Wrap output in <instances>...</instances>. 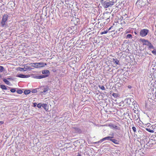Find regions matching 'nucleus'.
Here are the masks:
<instances>
[{"instance_id": "nucleus-1", "label": "nucleus", "mask_w": 156, "mask_h": 156, "mask_svg": "<svg viewBox=\"0 0 156 156\" xmlns=\"http://www.w3.org/2000/svg\"><path fill=\"white\" fill-rule=\"evenodd\" d=\"M101 3L102 6L105 8H106L109 7L111 6L114 4V2L110 1H104L103 0L101 1Z\"/></svg>"}, {"instance_id": "nucleus-2", "label": "nucleus", "mask_w": 156, "mask_h": 156, "mask_svg": "<svg viewBox=\"0 0 156 156\" xmlns=\"http://www.w3.org/2000/svg\"><path fill=\"white\" fill-rule=\"evenodd\" d=\"M156 104V98H148L146 101L145 106L146 108H148V105L150 106L151 105Z\"/></svg>"}, {"instance_id": "nucleus-3", "label": "nucleus", "mask_w": 156, "mask_h": 156, "mask_svg": "<svg viewBox=\"0 0 156 156\" xmlns=\"http://www.w3.org/2000/svg\"><path fill=\"white\" fill-rule=\"evenodd\" d=\"M42 73L43 74H46V75H44L37 76L35 77V78L37 79H41L42 78L46 77L48 76L49 74V71L48 70L46 69L42 71Z\"/></svg>"}, {"instance_id": "nucleus-4", "label": "nucleus", "mask_w": 156, "mask_h": 156, "mask_svg": "<svg viewBox=\"0 0 156 156\" xmlns=\"http://www.w3.org/2000/svg\"><path fill=\"white\" fill-rule=\"evenodd\" d=\"M30 65L33 67L35 68L41 67L44 66V63L43 62L32 63Z\"/></svg>"}, {"instance_id": "nucleus-5", "label": "nucleus", "mask_w": 156, "mask_h": 156, "mask_svg": "<svg viewBox=\"0 0 156 156\" xmlns=\"http://www.w3.org/2000/svg\"><path fill=\"white\" fill-rule=\"evenodd\" d=\"M149 31V30L147 29L142 30L140 32V35L142 37H144L147 35Z\"/></svg>"}, {"instance_id": "nucleus-6", "label": "nucleus", "mask_w": 156, "mask_h": 156, "mask_svg": "<svg viewBox=\"0 0 156 156\" xmlns=\"http://www.w3.org/2000/svg\"><path fill=\"white\" fill-rule=\"evenodd\" d=\"M8 17V16L6 15H4L3 16V17L1 22V26L2 27H4L5 24Z\"/></svg>"}, {"instance_id": "nucleus-7", "label": "nucleus", "mask_w": 156, "mask_h": 156, "mask_svg": "<svg viewBox=\"0 0 156 156\" xmlns=\"http://www.w3.org/2000/svg\"><path fill=\"white\" fill-rule=\"evenodd\" d=\"M18 69V70L20 71H24L27 70L30 71L32 69V68L31 67L27 66V65H25L24 66V68L19 67Z\"/></svg>"}, {"instance_id": "nucleus-8", "label": "nucleus", "mask_w": 156, "mask_h": 156, "mask_svg": "<svg viewBox=\"0 0 156 156\" xmlns=\"http://www.w3.org/2000/svg\"><path fill=\"white\" fill-rule=\"evenodd\" d=\"M129 100L130 101V102H129L127 101V103L129 104V105L131 104V100H132V104L133 105H136V106H137V104L136 102V101H134V99L133 98H127V100L128 101Z\"/></svg>"}, {"instance_id": "nucleus-9", "label": "nucleus", "mask_w": 156, "mask_h": 156, "mask_svg": "<svg viewBox=\"0 0 156 156\" xmlns=\"http://www.w3.org/2000/svg\"><path fill=\"white\" fill-rule=\"evenodd\" d=\"M73 131L74 133H82V130L79 128L73 127Z\"/></svg>"}, {"instance_id": "nucleus-10", "label": "nucleus", "mask_w": 156, "mask_h": 156, "mask_svg": "<svg viewBox=\"0 0 156 156\" xmlns=\"http://www.w3.org/2000/svg\"><path fill=\"white\" fill-rule=\"evenodd\" d=\"M49 90L48 87L45 86H43V91H42V95H44L46 94L45 93L47 91Z\"/></svg>"}, {"instance_id": "nucleus-11", "label": "nucleus", "mask_w": 156, "mask_h": 156, "mask_svg": "<svg viewBox=\"0 0 156 156\" xmlns=\"http://www.w3.org/2000/svg\"><path fill=\"white\" fill-rule=\"evenodd\" d=\"M140 41L143 43V45H147L148 43L150 42L148 40L143 39H140Z\"/></svg>"}, {"instance_id": "nucleus-12", "label": "nucleus", "mask_w": 156, "mask_h": 156, "mask_svg": "<svg viewBox=\"0 0 156 156\" xmlns=\"http://www.w3.org/2000/svg\"><path fill=\"white\" fill-rule=\"evenodd\" d=\"M16 76L22 78H27L29 76L28 75H25L22 74H20L17 75Z\"/></svg>"}, {"instance_id": "nucleus-13", "label": "nucleus", "mask_w": 156, "mask_h": 156, "mask_svg": "<svg viewBox=\"0 0 156 156\" xmlns=\"http://www.w3.org/2000/svg\"><path fill=\"white\" fill-rule=\"evenodd\" d=\"M113 138V137L108 136L103 138L102 140H103L104 141L105 140H109L111 141V139Z\"/></svg>"}, {"instance_id": "nucleus-14", "label": "nucleus", "mask_w": 156, "mask_h": 156, "mask_svg": "<svg viewBox=\"0 0 156 156\" xmlns=\"http://www.w3.org/2000/svg\"><path fill=\"white\" fill-rule=\"evenodd\" d=\"M147 46L148 47V48L149 49H154V47L151 44V43L150 42H149L148 43Z\"/></svg>"}, {"instance_id": "nucleus-15", "label": "nucleus", "mask_w": 156, "mask_h": 156, "mask_svg": "<svg viewBox=\"0 0 156 156\" xmlns=\"http://www.w3.org/2000/svg\"><path fill=\"white\" fill-rule=\"evenodd\" d=\"M48 106L47 105V104H42V107H43L46 111H47L48 110Z\"/></svg>"}, {"instance_id": "nucleus-16", "label": "nucleus", "mask_w": 156, "mask_h": 156, "mask_svg": "<svg viewBox=\"0 0 156 156\" xmlns=\"http://www.w3.org/2000/svg\"><path fill=\"white\" fill-rule=\"evenodd\" d=\"M37 89L38 90V92H39V93L42 95V91H43V86L41 87L40 88H38Z\"/></svg>"}, {"instance_id": "nucleus-17", "label": "nucleus", "mask_w": 156, "mask_h": 156, "mask_svg": "<svg viewBox=\"0 0 156 156\" xmlns=\"http://www.w3.org/2000/svg\"><path fill=\"white\" fill-rule=\"evenodd\" d=\"M112 62L116 64V65H119V61L117 59H115L113 58L112 59Z\"/></svg>"}, {"instance_id": "nucleus-18", "label": "nucleus", "mask_w": 156, "mask_h": 156, "mask_svg": "<svg viewBox=\"0 0 156 156\" xmlns=\"http://www.w3.org/2000/svg\"><path fill=\"white\" fill-rule=\"evenodd\" d=\"M31 92V91L29 90H25L24 91V93L25 94H27Z\"/></svg>"}, {"instance_id": "nucleus-19", "label": "nucleus", "mask_w": 156, "mask_h": 156, "mask_svg": "<svg viewBox=\"0 0 156 156\" xmlns=\"http://www.w3.org/2000/svg\"><path fill=\"white\" fill-rule=\"evenodd\" d=\"M3 81L5 83V84L8 85H9L10 82L6 79H4L3 80Z\"/></svg>"}, {"instance_id": "nucleus-20", "label": "nucleus", "mask_w": 156, "mask_h": 156, "mask_svg": "<svg viewBox=\"0 0 156 156\" xmlns=\"http://www.w3.org/2000/svg\"><path fill=\"white\" fill-rule=\"evenodd\" d=\"M111 141L112 142L115 144H119L118 140H116L111 139Z\"/></svg>"}, {"instance_id": "nucleus-21", "label": "nucleus", "mask_w": 156, "mask_h": 156, "mask_svg": "<svg viewBox=\"0 0 156 156\" xmlns=\"http://www.w3.org/2000/svg\"><path fill=\"white\" fill-rule=\"evenodd\" d=\"M153 141V140L152 139H151V140H150L148 142V143L147 144V145L148 146H150V144H152L153 143H152V141Z\"/></svg>"}, {"instance_id": "nucleus-22", "label": "nucleus", "mask_w": 156, "mask_h": 156, "mask_svg": "<svg viewBox=\"0 0 156 156\" xmlns=\"http://www.w3.org/2000/svg\"><path fill=\"white\" fill-rule=\"evenodd\" d=\"M98 87L102 90H105V88L103 86L99 85L98 86Z\"/></svg>"}, {"instance_id": "nucleus-23", "label": "nucleus", "mask_w": 156, "mask_h": 156, "mask_svg": "<svg viewBox=\"0 0 156 156\" xmlns=\"http://www.w3.org/2000/svg\"><path fill=\"white\" fill-rule=\"evenodd\" d=\"M0 87L3 90H7L6 87L4 85H1Z\"/></svg>"}, {"instance_id": "nucleus-24", "label": "nucleus", "mask_w": 156, "mask_h": 156, "mask_svg": "<svg viewBox=\"0 0 156 156\" xmlns=\"http://www.w3.org/2000/svg\"><path fill=\"white\" fill-rule=\"evenodd\" d=\"M146 129L150 133H153L154 132V129H153V130H152L149 128H146Z\"/></svg>"}, {"instance_id": "nucleus-25", "label": "nucleus", "mask_w": 156, "mask_h": 156, "mask_svg": "<svg viewBox=\"0 0 156 156\" xmlns=\"http://www.w3.org/2000/svg\"><path fill=\"white\" fill-rule=\"evenodd\" d=\"M37 91L38 92V90L37 89V88L35 89H34L32 90L31 91V92L32 93H35L37 92Z\"/></svg>"}, {"instance_id": "nucleus-26", "label": "nucleus", "mask_w": 156, "mask_h": 156, "mask_svg": "<svg viewBox=\"0 0 156 156\" xmlns=\"http://www.w3.org/2000/svg\"><path fill=\"white\" fill-rule=\"evenodd\" d=\"M153 50L151 51L152 53L154 55H156V49L154 48Z\"/></svg>"}, {"instance_id": "nucleus-27", "label": "nucleus", "mask_w": 156, "mask_h": 156, "mask_svg": "<svg viewBox=\"0 0 156 156\" xmlns=\"http://www.w3.org/2000/svg\"><path fill=\"white\" fill-rule=\"evenodd\" d=\"M132 36L131 34H128L126 36V38H132Z\"/></svg>"}, {"instance_id": "nucleus-28", "label": "nucleus", "mask_w": 156, "mask_h": 156, "mask_svg": "<svg viewBox=\"0 0 156 156\" xmlns=\"http://www.w3.org/2000/svg\"><path fill=\"white\" fill-rule=\"evenodd\" d=\"M16 92L19 94H21L23 93V91L21 90H18L16 91Z\"/></svg>"}, {"instance_id": "nucleus-29", "label": "nucleus", "mask_w": 156, "mask_h": 156, "mask_svg": "<svg viewBox=\"0 0 156 156\" xmlns=\"http://www.w3.org/2000/svg\"><path fill=\"white\" fill-rule=\"evenodd\" d=\"M119 95V94H118L113 93L112 94V96L114 97H118Z\"/></svg>"}, {"instance_id": "nucleus-30", "label": "nucleus", "mask_w": 156, "mask_h": 156, "mask_svg": "<svg viewBox=\"0 0 156 156\" xmlns=\"http://www.w3.org/2000/svg\"><path fill=\"white\" fill-rule=\"evenodd\" d=\"M4 67L2 66H0V72H2L4 70Z\"/></svg>"}, {"instance_id": "nucleus-31", "label": "nucleus", "mask_w": 156, "mask_h": 156, "mask_svg": "<svg viewBox=\"0 0 156 156\" xmlns=\"http://www.w3.org/2000/svg\"><path fill=\"white\" fill-rule=\"evenodd\" d=\"M42 106V104L39 103L37 105V107L38 108H40Z\"/></svg>"}, {"instance_id": "nucleus-32", "label": "nucleus", "mask_w": 156, "mask_h": 156, "mask_svg": "<svg viewBox=\"0 0 156 156\" xmlns=\"http://www.w3.org/2000/svg\"><path fill=\"white\" fill-rule=\"evenodd\" d=\"M103 141H104V140H102V139L101 140H99V141H98L96 142H95L94 143H95V144H98L99 143H101Z\"/></svg>"}, {"instance_id": "nucleus-33", "label": "nucleus", "mask_w": 156, "mask_h": 156, "mask_svg": "<svg viewBox=\"0 0 156 156\" xmlns=\"http://www.w3.org/2000/svg\"><path fill=\"white\" fill-rule=\"evenodd\" d=\"M108 31L106 30V31H105L102 32L101 33V35H102L104 34H106V33H107V32H108Z\"/></svg>"}, {"instance_id": "nucleus-34", "label": "nucleus", "mask_w": 156, "mask_h": 156, "mask_svg": "<svg viewBox=\"0 0 156 156\" xmlns=\"http://www.w3.org/2000/svg\"><path fill=\"white\" fill-rule=\"evenodd\" d=\"M10 91L12 92H15L16 91V90L15 88H12L10 90Z\"/></svg>"}, {"instance_id": "nucleus-35", "label": "nucleus", "mask_w": 156, "mask_h": 156, "mask_svg": "<svg viewBox=\"0 0 156 156\" xmlns=\"http://www.w3.org/2000/svg\"><path fill=\"white\" fill-rule=\"evenodd\" d=\"M132 129L133 130V131L134 132H135L136 131V129L135 127L133 126L132 127Z\"/></svg>"}, {"instance_id": "nucleus-36", "label": "nucleus", "mask_w": 156, "mask_h": 156, "mask_svg": "<svg viewBox=\"0 0 156 156\" xmlns=\"http://www.w3.org/2000/svg\"><path fill=\"white\" fill-rule=\"evenodd\" d=\"M153 129L154 132L156 133V125H155V126H154Z\"/></svg>"}, {"instance_id": "nucleus-37", "label": "nucleus", "mask_w": 156, "mask_h": 156, "mask_svg": "<svg viewBox=\"0 0 156 156\" xmlns=\"http://www.w3.org/2000/svg\"><path fill=\"white\" fill-rule=\"evenodd\" d=\"M37 105V104L36 103H33V106L34 107H35Z\"/></svg>"}, {"instance_id": "nucleus-38", "label": "nucleus", "mask_w": 156, "mask_h": 156, "mask_svg": "<svg viewBox=\"0 0 156 156\" xmlns=\"http://www.w3.org/2000/svg\"><path fill=\"white\" fill-rule=\"evenodd\" d=\"M4 5L3 4L0 2V7H2V6Z\"/></svg>"}, {"instance_id": "nucleus-39", "label": "nucleus", "mask_w": 156, "mask_h": 156, "mask_svg": "<svg viewBox=\"0 0 156 156\" xmlns=\"http://www.w3.org/2000/svg\"><path fill=\"white\" fill-rule=\"evenodd\" d=\"M4 123V122L3 121H0V125H2Z\"/></svg>"}, {"instance_id": "nucleus-40", "label": "nucleus", "mask_w": 156, "mask_h": 156, "mask_svg": "<svg viewBox=\"0 0 156 156\" xmlns=\"http://www.w3.org/2000/svg\"><path fill=\"white\" fill-rule=\"evenodd\" d=\"M128 87L129 89H131L132 87L131 86L129 85L128 86Z\"/></svg>"}, {"instance_id": "nucleus-41", "label": "nucleus", "mask_w": 156, "mask_h": 156, "mask_svg": "<svg viewBox=\"0 0 156 156\" xmlns=\"http://www.w3.org/2000/svg\"><path fill=\"white\" fill-rule=\"evenodd\" d=\"M127 98H126V99L125 100V101H126L127 102V101H128L129 102H130V101L129 100H128V101H127Z\"/></svg>"}, {"instance_id": "nucleus-42", "label": "nucleus", "mask_w": 156, "mask_h": 156, "mask_svg": "<svg viewBox=\"0 0 156 156\" xmlns=\"http://www.w3.org/2000/svg\"><path fill=\"white\" fill-rule=\"evenodd\" d=\"M106 20L108 22H109L110 21V19L109 18H108Z\"/></svg>"}, {"instance_id": "nucleus-43", "label": "nucleus", "mask_w": 156, "mask_h": 156, "mask_svg": "<svg viewBox=\"0 0 156 156\" xmlns=\"http://www.w3.org/2000/svg\"><path fill=\"white\" fill-rule=\"evenodd\" d=\"M113 99V100H114V101H117V100L116 99V98H114V99Z\"/></svg>"}, {"instance_id": "nucleus-44", "label": "nucleus", "mask_w": 156, "mask_h": 156, "mask_svg": "<svg viewBox=\"0 0 156 156\" xmlns=\"http://www.w3.org/2000/svg\"><path fill=\"white\" fill-rule=\"evenodd\" d=\"M77 156H81L80 155V154H79V153H78V154L77 155Z\"/></svg>"}, {"instance_id": "nucleus-45", "label": "nucleus", "mask_w": 156, "mask_h": 156, "mask_svg": "<svg viewBox=\"0 0 156 156\" xmlns=\"http://www.w3.org/2000/svg\"><path fill=\"white\" fill-rule=\"evenodd\" d=\"M134 34H137V33H136V31H135V32H134Z\"/></svg>"}, {"instance_id": "nucleus-46", "label": "nucleus", "mask_w": 156, "mask_h": 156, "mask_svg": "<svg viewBox=\"0 0 156 156\" xmlns=\"http://www.w3.org/2000/svg\"><path fill=\"white\" fill-rule=\"evenodd\" d=\"M11 78H8L7 79L9 80H11Z\"/></svg>"}, {"instance_id": "nucleus-47", "label": "nucleus", "mask_w": 156, "mask_h": 156, "mask_svg": "<svg viewBox=\"0 0 156 156\" xmlns=\"http://www.w3.org/2000/svg\"><path fill=\"white\" fill-rule=\"evenodd\" d=\"M81 102H82V101L83 102V100H82V99H81Z\"/></svg>"}, {"instance_id": "nucleus-48", "label": "nucleus", "mask_w": 156, "mask_h": 156, "mask_svg": "<svg viewBox=\"0 0 156 156\" xmlns=\"http://www.w3.org/2000/svg\"><path fill=\"white\" fill-rule=\"evenodd\" d=\"M111 29V27L109 28V29H108V31L109 30H110V29Z\"/></svg>"}, {"instance_id": "nucleus-49", "label": "nucleus", "mask_w": 156, "mask_h": 156, "mask_svg": "<svg viewBox=\"0 0 156 156\" xmlns=\"http://www.w3.org/2000/svg\"><path fill=\"white\" fill-rule=\"evenodd\" d=\"M97 98V99H96V100L97 101L98 99L99 98Z\"/></svg>"}, {"instance_id": "nucleus-50", "label": "nucleus", "mask_w": 156, "mask_h": 156, "mask_svg": "<svg viewBox=\"0 0 156 156\" xmlns=\"http://www.w3.org/2000/svg\"><path fill=\"white\" fill-rule=\"evenodd\" d=\"M131 104H132V100H131Z\"/></svg>"}, {"instance_id": "nucleus-51", "label": "nucleus", "mask_w": 156, "mask_h": 156, "mask_svg": "<svg viewBox=\"0 0 156 156\" xmlns=\"http://www.w3.org/2000/svg\"><path fill=\"white\" fill-rule=\"evenodd\" d=\"M87 101V100H85V101Z\"/></svg>"}]
</instances>
